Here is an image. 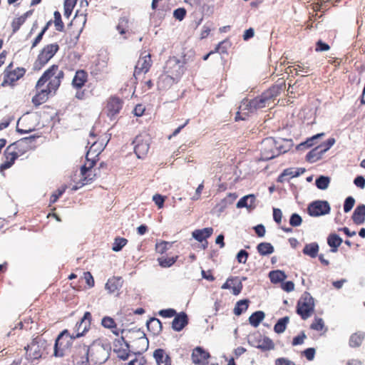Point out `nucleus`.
<instances>
[{"mask_svg":"<svg viewBox=\"0 0 365 365\" xmlns=\"http://www.w3.org/2000/svg\"><path fill=\"white\" fill-rule=\"evenodd\" d=\"M302 222V217L297 213H294L291 215L289 219V224L292 227H298L299 226Z\"/></svg>","mask_w":365,"mask_h":365,"instance_id":"6e6d98bb","label":"nucleus"},{"mask_svg":"<svg viewBox=\"0 0 365 365\" xmlns=\"http://www.w3.org/2000/svg\"><path fill=\"white\" fill-rule=\"evenodd\" d=\"M108 142L106 133L98 135L96 133V127H93L90 132V139L88 144L91 146L86 155V160H96L99 156Z\"/></svg>","mask_w":365,"mask_h":365,"instance_id":"7ed1b4c3","label":"nucleus"},{"mask_svg":"<svg viewBox=\"0 0 365 365\" xmlns=\"http://www.w3.org/2000/svg\"><path fill=\"white\" fill-rule=\"evenodd\" d=\"M172 242H169L167 241H160V242H157L155 245V251L156 252L163 255L168 250V246H170Z\"/></svg>","mask_w":365,"mask_h":365,"instance_id":"09e8293b","label":"nucleus"},{"mask_svg":"<svg viewBox=\"0 0 365 365\" xmlns=\"http://www.w3.org/2000/svg\"><path fill=\"white\" fill-rule=\"evenodd\" d=\"M250 101L252 109H255V111L258 109L269 107L272 104L264 92L260 96L250 100Z\"/></svg>","mask_w":365,"mask_h":365,"instance_id":"b1692460","label":"nucleus"},{"mask_svg":"<svg viewBox=\"0 0 365 365\" xmlns=\"http://www.w3.org/2000/svg\"><path fill=\"white\" fill-rule=\"evenodd\" d=\"M59 46L57 43L46 45L39 52L34 63V69L40 71L58 51Z\"/></svg>","mask_w":365,"mask_h":365,"instance_id":"39448f33","label":"nucleus"},{"mask_svg":"<svg viewBox=\"0 0 365 365\" xmlns=\"http://www.w3.org/2000/svg\"><path fill=\"white\" fill-rule=\"evenodd\" d=\"M96 165V161H87L85 165L81 168V178L72 187V191H76L83 186L92 182L96 176V173L93 169Z\"/></svg>","mask_w":365,"mask_h":365,"instance_id":"423d86ee","label":"nucleus"},{"mask_svg":"<svg viewBox=\"0 0 365 365\" xmlns=\"http://www.w3.org/2000/svg\"><path fill=\"white\" fill-rule=\"evenodd\" d=\"M123 101L118 97H110L106 103V111L107 115L110 118H115L123 108Z\"/></svg>","mask_w":365,"mask_h":365,"instance_id":"f8f14e48","label":"nucleus"},{"mask_svg":"<svg viewBox=\"0 0 365 365\" xmlns=\"http://www.w3.org/2000/svg\"><path fill=\"white\" fill-rule=\"evenodd\" d=\"M292 140L274 138L264 139L260 145L261 158L259 160H273L282 153H287L291 148Z\"/></svg>","mask_w":365,"mask_h":365,"instance_id":"f257e3e1","label":"nucleus"},{"mask_svg":"<svg viewBox=\"0 0 365 365\" xmlns=\"http://www.w3.org/2000/svg\"><path fill=\"white\" fill-rule=\"evenodd\" d=\"M74 334H71L67 329L62 331L56 339L54 345V356L62 357L66 350L71 347L72 341L75 339Z\"/></svg>","mask_w":365,"mask_h":365,"instance_id":"0eeeda50","label":"nucleus"},{"mask_svg":"<svg viewBox=\"0 0 365 365\" xmlns=\"http://www.w3.org/2000/svg\"><path fill=\"white\" fill-rule=\"evenodd\" d=\"M314 307V299L309 293L305 292L297 302V312L303 319H307L312 316Z\"/></svg>","mask_w":365,"mask_h":365,"instance_id":"6e6552de","label":"nucleus"},{"mask_svg":"<svg viewBox=\"0 0 365 365\" xmlns=\"http://www.w3.org/2000/svg\"><path fill=\"white\" fill-rule=\"evenodd\" d=\"M145 110V108L143 104H137L133 112L135 116L140 117L144 114Z\"/></svg>","mask_w":365,"mask_h":365,"instance_id":"69168bd1","label":"nucleus"},{"mask_svg":"<svg viewBox=\"0 0 365 365\" xmlns=\"http://www.w3.org/2000/svg\"><path fill=\"white\" fill-rule=\"evenodd\" d=\"M327 243L331 248V251L335 252L342 243V239L336 234H331L327 238Z\"/></svg>","mask_w":365,"mask_h":365,"instance_id":"f704fd0d","label":"nucleus"},{"mask_svg":"<svg viewBox=\"0 0 365 365\" xmlns=\"http://www.w3.org/2000/svg\"><path fill=\"white\" fill-rule=\"evenodd\" d=\"M257 250L261 255H270L274 252L273 246L269 242H261L257 247Z\"/></svg>","mask_w":365,"mask_h":365,"instance_id":"37998d69","label":"nucleus"},{"mask_svg":"<svg viewBox=\"0 0 365 365\" xmlns=\"http://www.w3.org/2000/svg\"><path fill=\"white\" fill-rule=\"evenodd\" d=\"M255 196L249 195L242 197L237 203V208L247 207L251 208L254 206Z\"/></svg>","mask_w":365,"mask_h":365,"instance_id":"c9c22d12","label":"nucleus"},{"mask_svg":"<svg viewBox=\"0 0 365 365\" xmlns=\"http://www.w3.org/2000/svg\"><path fill=\"white\" fill-rule=\"evenodd\" d=\"M147 327L154 335L158 334L163 329L161 322L157 318H152L147 322Z\"/></svg>","mask_w":365,"mask_h":365,"instance_id":"72a5a7b5","label":"nucleus"},{"mask_svg":"<svg viewBox=\"0 0 365 365\" xmlns=\"http://www.w3.org/2000/svg\"><path fill=\"white\" fill-rule=\"evenodd\" d=\"M83 356L81 357L80 360L76 359L77 365H88L89 362L88 359V352L89 349L86 346H83L82 350L80 351Z\"/></svg>","mask_w":365,"mask_h":365,"instance_id":"8fccbe9b","label":"nucleus"},{"mask_svg":"<svg viewBox=\"0 0 365 365\" xmlns=\"http://www.w3.org/2000/svg\"><path fill=\"white\" fill-rule=\"evenodd\" d=\"M353 221L356 225H361L365 221V205H360L354 210L352 215Z\"/></svg>","mask_w":365,"mask_h":365,"instance_id":"7c9ffc66","label":"nucleus"},{"mask_svg":"<svg viewBox=\"0 0 365 365\" xmlns=\"http://www.w3.org/2000/svg\"><path fill=\"white\" fill-rule=\"evenodd\" d=\"M178 256L171 257H160L158 259L159 264L162 267H170L177 261Z\"/></svg>","mask_w":365,"mask_h":365,"instance_id":"c03bdc74","label":"nucleus"},{"mask_svg":"<svg viewBox=\"0 0 365 365\" xmlns=\"http://www.w3.org/2000/svg\"><path fill=\"white\" fill-rule=\"evenodd\" d=\"M185 62L175 56L170 57L165 63L163 72L180 80L185 72Z\"/></svg>","mask_w":365,"mask_h":365,"instance_id":"1a4fd4ad","label":"nucleus"},{"mask_svg":"<svg viewBox=\"0 0 365 365\" xmlns=\"http://www.w3.org/2000/svg\"><path fill=\"white\" fill-rule=\"evenodd\" d=\"M319 138V133H317V134L313 135L312 137L307 138V140H305L304 142L299 143L297 146V149L298 150H304L312 147V145H314V141Z\"/></svg>","mask_w":365,"mask_h":365,"instance_id":"79ce46f5","label":"nucleus"},{"mask_svg":"<svg viewBox=\"0 0 365 365\" xmlns=\"http://www.w3.org/2000/svg\"><path fill=\"white\" fill-rule=\"evenodd\" d=\"M88 80V73L83 69L76 71L71 85L75 89H81Z\"/></svg>","mask_w":365,"mask_h":365,"instance_id":"aec40b11","label":"nucleus"},{"mask_svg":"<svg viewBox=\"0 0 365 365\" xmlns=\"http://www.w3.org/2000/svg\"><path fill=\"white\" fill-rule=\"evenodd\" d=\"M289 322V318L288 317L279 319L274 327V331L277 334L283 333L285 331Z\"/></svg>","mask_w":365,"mask_h":365,"instance_id":"a19ab883","label":"nucleus"},{"mask_svg":"<svg viewBox=\"0 0 365 365\" xmlns=\"http://www.w3.org/2000/svg\"><path fill=\"white\" fill-rule=\"evenodd\" d=\"M116 29L124 38H128L126 34L135 33L132 29V23L128 16H122L119 19Z\"/></svg>","mask_w":365,"mask_h":365,"instance_id":"6ab92c4d","label":"nucleus"},{"mask_svg":"<svg viewBox=\"0 0 365 365\" xmlns=\"http://www.w3.org/2000/svg\"><path fill=\"white\" fill-rule=\"evenodd\" d=\"M335 143V139L334 138H330L326 141L321 143V153L326 152L329 150L334 144Z\"/></svg>","mask_w":365,"mask_h":365,"instance_id":"13d9d810","label":"nucleus"},{"mask_svg":"<svg viewBox=\"0 0 365 365\" xmlns=\"http://www.w3.org/2000/svg\"><path fill=\"white\" fill-rule=\"evenodd\" d=\"M159 315L164 318H171L175 317L177 314L176 311L174 309H162L158 312Z\"/></svg>","mask_w":365,"mask_h":365,"instance_id":"4d7b16f0","label":"nucleus"},{"mask_svg":"<svg viewBox=\"0 0 365 365\" xmlns=\"http://www.w3.org/2000/svg\"><path fill=\"white\" fill-rule=\"evenodd\" d=\"M26 150L24 148L23 143L16 142L9 145L5 151L4 155L6 160H16L19 157L22 156Z\"/></svg>","mask_w":365,"mask_h":365,"instance_id":"4468645a","label":"nucleus"},{"mask_svg":"<svg viewBox=\"0 0 365 365\" xmlns=\"http://www.w3.org/2000/svg\"><path fill=\"white\" fill-rule=\"evenodd\" d=\"M230 284L232 294L234 295H238L242 289V282L237 279V281L233 282V283L230 282Z\"/></svg>","mask_w":365,"mask_h":365,"instance_id":"864d4df0","label":"nucleus"},{"mask_svg":"<svg viewBox=\"0 0 365 365\" xmlns=\"http://www.w3.org/2000/svg\"><path fill=\"white\" fill-rule=\"evenodd\" d=\"M275 365H296L295 363L287 358H279L275 360Z\"/></svg>","mask_w":365,"mask_h":365,"instance_id":"774afa93","label":"nucleus"},{"mask_svg":"<svg viewBox=\"0 0 365 365\" xmlns=\"http://www.w3.org/2000/svg\"><path fill=\"white\" fill-rule=\"evenodd\" d=\"M75 24L76 21L75 20H73L68 25L66 33V41L70 46H74L76 45L82 31V28H77L75 29Z\"/></svg>","mask_w":365,"mask_h":365,"instance_id":"dca6fc26","label":"nucleus"},{"mask_svg":"<svg viewBox=\"0 0 365 365\" xmlns=\"http://www.w3.org/2000/svg\"><path fill=\"white\" fill-rule=\"evenodd\" d=\"M26 73V69L24 67H15L14 62H11L4 68L1 76L2 81L0 84L1 87L14 88L18 84V81L23 78Z\"/></svg>","mask_w":365,"mask_h":365,"instance_id":"20e7f679","label":"nucleus"},{"mask_svg":"<svg viewBox=\"0 0 365 365\" xmlns=\"http://www.w3.org/2000/svg\"><path fill=\"white\" fill-rule=\"evenodd\" d=\"M153 200L155 202L158 208H162L163 207L165 199L162 195L155 194L153 197Z\"/></svg>","mask_w":365,"mask_h":365,"instance_id":"338daca9","label":"nucleus"},{"mask_svg":"<svg viewBox=\"0 0 365 365\" xmlns=\"http://www.w3.org/2000/svg\"><path fill=\"white\" fill-rule=\"evenodd\" d=\"M264 317L265 314L264 312L257 311L250 315L249 317V322L252 327H257L264 319Z\"/></svg>","mask_w":365,"mask_h":365,"instance_id":"e433bc0d","label":"nucleus"},{"mask_svg":"<svg viewBox=\"0 0 365 365\" xmlns=\"http://www.w3.org/2000/svg\"><path fill=\"white\" fill-rule=\"evenodd\" d=\"M255 111V110L252 109L250 100L244 99L239 107V110L236 113L235 120V121L245 120L250 113Z\"/></svg>","mask_w":365,"mask_h":365,"instance_id":"a211bd4d","label":"nucleus"},{"mask_svg":"<svg viewBox=\"0 0 365 365\" xmlns=\"http://www.w3.org/2000/svg\"><path fill=\"white\" fill-rule=\"evenodd\" d=\"M157 365H171V358L164 349H158L153 353Z\"/></svg>","mask_w":365,"mask_h":365,"instance_id":"cd10ccee","label":"nucleus"},{"mask_svg":"<svg viewBox=\"0 0 365 365\" xmlns=\"http://www.w3.org/2000/svg\"><path fill=\"white\" fill-rule=\"evenodd\" d=\"M77 0H65L64 1V15L69 17L71 14Z\"/></svg>","mask_w":365,"mask_h":365,"instance_id":"de8ad7c7","label":"nucleus"},{"mask_svg":"<svg viewBox=\"0 0 365 365\" xmlns=\"http://www.w3.org/2000/svg\"><path fill=\"white\" fill-rule=\"evenodd\" d=\"M101 325L104 328L110 329L111 332L116 336H118L120 333L123 332V329L121 330L117 327V324L115 323V320L108 316L103 317L101 319Z\"/></svg>","mask_w":365,"mask_h":365,"instance_id":"a878e982","label":"nucleus"},{"mask_svg":"<svg viewBox=\"0 0 365 365\" xmlns=\"http://www.w3.org/2000/svg\"><path fill=\"white\" fill-rule=\"evenodd\" d=\"M365 337V333L359 331L353 334L349 339V345L351 347L359 346Z\"/></svg>","mask_w":365,"mask_h":365,"instance_id":"4c0bfd02","label":"nucleus"},{"mask_svg":"<svg viewBox=\"0 0 365 365\" xmlns=\"http://www.w3.org/2000/svg\"><path fill=\"white\" fill-rule=\"evenodd\" d=\"M305 171L304 168H289L283 170V172L278 176L277 181L280 183L288 180L289 178H292L300 175Z\"/></svg>","mask_w":365,"mask_h":365,"instance_id":"4be33fe9","label":"nucleus"},{"mask_svg":"<svg viewBox=\"0 0 365 365\" xmlns=\"http://www.w3.org/2000/svg\"><path fill=\"white\" fill-rule=\"evenodd\" d=\"M51 93H53L52 91H48L46 88H43L33 96L31 102L36 107H38L46 102L48 96Z\"/></svg>","mask_w":365,"mask_h":365,"instance_id":"c85d7f7f","label":"nucleus"},{"mask_svg":"<svg viewBox=\"0 0 365 365\" xmlns=\"http://www.w3.org/2000/svg\"><path fill=\"white\" fill-rule=\"evenodd\" d=\"M128 240L123 237H116L113 244V250L115 252H119L122 248L126 245Z\"/></svg>","mask_w":365,"mask_h":365,"instance_id":"a18cd8bd","label":"nucleus"},{"mask_svg":"<svg viewBox=\"0 0 365 365\" xmlns=\"http://www.w3.org/2000/svg\"><path fill=\"white\" fill-rule=\"evenodd\" d=\"M250 301L248 299H241L238 301L234 308V314L240 316L242 312H245L249 307Z\"/></svg>","mask_w":365,"mask_h":365,"instance_id":"ea45409f","label":"nucleus"},{"mask_svg":"<svg viewBox=\"0 0 365 365\" xmlns=\"http://www.w3.org/2000/svg\"><path fill=\"white\" fill-rule=\"evenodd\" d=\"M269 277L272 283L278 284L284 282L287 276L284 271L277 269L269 272Z\"/></svg>","mask_w":365,"mask_h":365,"instance_id":"473e14b6","label":"nucleus"},{"mask_svg":"<svg viewBox=\"0 0 365 365\" xmlns=\"http://www.w3.org/2000/svg\"><path fill=\"white\" fill-rule=\"evenodd\" d=\"M92 316L91 312H86L81 319L74 327V336L79 338L83 336L91 328Z\"/></svg>","mask_w":365,"mask_h":365,"instance_id":"9b49d317","label":"nucleus"},{"mask_svg":"<svg viewBox=\"0 0 365 365\" xmlns=\"http://www.w3.org/2000/svg\"><path fill=\"white\" fill-rule=\"evenodd\" d=\"M178 81L179 80L176 79L173 76H170L168 73L163 72L158 78V87L160 90H167Z\"/></svg>","mask_w":365,"mask_h":365,"instance_id":"5701e85b","label":"nucleus"},{"mask_svg":"<svg viewBox=\"0 0 365 365\" xmlns=\"http://www.w3.org/2000/svg\"><path fill=\"white\" fill-rule=\"evenodd\" d=\"M355 203V200L353 197H348L346 198L344 204V210L345 212H349L353 208Z\"/></svg>","mask_w":365,"mask_h":365,"instance_id":"5fc2aeb1","label":"nucleus"},{"mask_svg":"<svg viewBox=\"0 0 365 365\" xmlns=\"http://www.w3.org/2000/svg\"><path fill=\"white\" fill-rule=\"evenodd\" d=\"M67 188V185H62L60 188H58L55 192H53L50 197V204L55 203L58 198L65 192Z\"/></svg>","mask_w":365,"mask_h":365,"instance_id":"3c124183","label":"nucleus"},{"mask_svg":"<svg viewBox=\"0 0 365 365\" xmlns=\"http://www.w3.org/2000/svg\"><path fill=\"white\" fill-rule=\"evenodd\" d=\"M192 361L197 365H206L207 359L210 357L209 352L200 346H197L192 350Z\"/></svg>","mask_w":365,"mask_h":365,"instance_id":"f3484780","label":"nucleus"},{"mask_svg":"<svg viewBox=\"0 0 365 365\" xmlns=\"http://www.w3.org/2000/svg\"><path fill=\"white\" fill-rule=\"evenodd\" d=\"M250 344L252 346L260 349L262 351H267L274 348V344L272 339L267 336H263L261 334L255 336Z\"/></svg>","mask_w":365,"mask_h":365,"instance_id":"ddd939ff","label":"nucleus"},{"mask_svg":"<svg viewBox=\"0 0 365 365\" xmlns=\"http://www.w3.org/2000/svg\"><path fill=\"white\" fill-rule=\"evenodd\" d=\"M213 233L212 227L195 230L192 232V237L198 242H202L209 238Z\"/></svg>","mask_w":365,"mask_h":365,"instance_id":"c756f323","label":"nucleus"},{"mask_svg":"<svg viewBox=\"0 0 365 365\" xmlns=\"http://www.w3.org/2000/svg\"><path fill=\"white\" fill-rule=\"evenodd\" d=\"M134 152L138 158H145L147 157L150 149V144L147 140H144L141 135H138L134 142Z\"/></svg>","mask_w":365,"mask_h":365,"instance_id":"2eb2a0df","label":"nucleus"},{"mask_svg":"<svg viewBox=\"0 0 365 365\" xmlns=\"http://www.w3.org/2000/svg\"><path fill=\"white\" fill-rule=\"evenodd\" d=\"M248 252L244 250H241L237 255V259L239 263L245 264L248 258Z\"/></svg>","mask_w":365,"mask_h":365,"instance_id":"052dcab7","label":"nucleus"},{"mask_svg":"<svg viewBox=\"0 0 365 365\" xmlns=\"http://www.w3.org/2000/svg\"><path fill=\"white\" fill-rule=\"evenodd\" d=\"M188 324V318L185 312L176 314L172 322V328L177 331H181Z\"/></svg>","mask_w":365,"mask_h":365,"instance_id":"393cba45","label":"nucleus"},{"mask_svg":"<svg viewBox=\"0 0 365 365\" xmlns=\"http://www.w3.org/2000/svg\"><path fill=\"white\" fill-rule=\"evenodd\" d=\"M280 287L282 289L287 292H290L294 289V284L292 281L282 282L281 283Z\"/></svg>","mask_w":365,"mask_h":365,"instance_id":"680f3d73","label":"nucleus"},{"mask_svg":"<svg viewBox=\"0 0 365 365\" xmlns=\"http://www.w3.org/2000/svg\"><path fill=\"white\" fill-rule=\"evenodd\" d=\"M54 25L56 29L58 31H62L64 29V24L61 19V14L58 11L54 12Z\"/></svg>","mask_w":365,"mask_h":365,"instance_id":"603ef678","label":"nucleus"},{"mask_svg":"<svg viewBox=\"0 0 365 365\" xmlns=\"http://www.w3.org/2000/svg\"><path fill=\"white\" fill-rule=\"evenodd\" d=\"M319 251V246L317 242L307 244L303 249V253L311 257H316Z\"/></svg>","mask_w":365,"mask_h":365,"instance_id":"58836bf2","label":"nucleus"},{"mask_svg":"<svg viewBox=\"0 0 365 365\" xmlns=\"http://www.w3.org/2000/svg\"><path fill=\"white\" fill-rule=\"evenodd\" d=\"M123 280L120 277H113L108 279L105 288L110 294L118 292L122 287Z\"/></svg>","mask_w":365,"mask_h":365,"instance_id":"bb28decb","label":"nucleus"},{"mask_svg":"<svg viewBox=\"0 0 365 365\" xmlns=\"http://www.w3.org/2000/svg\"><path fill=\"white\" fill-rule=\"evenodd\" d=\"M64 78V72L60 69L56 64L51 65L47 68L42 76L37 81L36 88H41L46 83L48 82L46 88L48 91H52L53 94L60 87L63 79Z\"/></svg>","mask_w":365,"mask_h":365,"instance_id":"f03ea898","label":"nucleus"},{"mask_svg":"<svg viewBox=\"0 0 365 365\" xmlns=\"http://www.w3.org/2000/svg\"><path fill=\"white\" fill-rule=\"evenodd\" d=\"M186 14H187V11H186L185 9H184V8H178V9H175L174 11L173 16L176 19H178L179 21H182L185 17Z\"/></svg>","mask_w":365,"mask_h":365,"instance_id":"bf43d9fd","label":"nucleus"},{"mask_svg":"<svg viewBox=\"0 0 365 365\" xmlns=\"http://www.w3.org/2000/svg\"><path fill=\"white\" fill-rule=\"evenodd\" d=\"M285 88L286 84L284 81L281 80L278 81L277 83L273 85L264 93L270 100V101L273 103L275 98L277 97L282 93V91L285 89Z\"/></svg>","mask_w":365,"mask_h":365,"instance_id":"412c9836","label":"nucleus"},{"mask_svg":"<svg viewBox=\"0 0 365 365\" xmlns=\"http://www.w3.org/2000/svg\"><path fill=\"white\" fill-rule=\"evenodd\" d=\"M307 212L311 216H319V200L312 202L307 208Z\"/></svg>","mask_w":365,"mask_h":365,"instance_id":"49530a36","label":"nucleus"},{"mask_svg":"<svg viewBox=\"0 0 365 365\" xmlns=\"http://www.w3.org/2000/svg\"><path fill=\"white\" fill-rule=\"evenodd\" d=\"M315 353V349L308 348L302 351V355H304L307 360L312 361L314 358Z\"/></svg>","mask_w":365,"mask_h":365,"instance_id":"0e129e2a","label":"nucleus"},{"mask_svg":"<svg viewBox=\"0 0 365 365\" xmlns=\"http://www.w3.org/2000/svg\"><path fill=\"white\" fill-rule=\"evenodd\" d=\"M306 338H307V336H306L304 332H302L300 334H299L293 338L292 344L293 346L302 344Z\"/></svg>","mask_w":365,"mask_h":365,"instance_id":"e2e57ef3","label":"nucleus"},{"mask_svg":"<svg viewBox=\"0 0 365 365\" xmlns=\"http://www.w3.org/2000/svg\"><path fill=\"white\" fill-rule=\"evenodd\" d=\"M153 65L151 54L146 51L141 53L139 59L135 66L133 76L137 78L142 73H147Z\"/></svg>","mask_w":365,"mask_h":365,"instance_id":"9d476101","label":"nucleus"},{"mask_svg":"<svg viewBox=\"0 0 365 365\" xmlns=\"http://www.w3.org/2000/svg\"><path fill=\"white\" fill-rule=\"evenodd\" d=\"M31 11H27L24 13L19 17L14 18L11 24V26L12 29V34L16 33L21 26L25 23L27 18L29 16Z\"/></svg>","mask_w":365,"mask_h":365,"instance_id":"2f4dec72","label":"nucleus"}]
</instances>
